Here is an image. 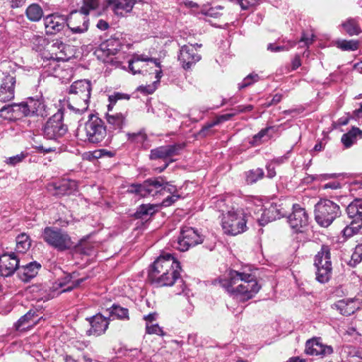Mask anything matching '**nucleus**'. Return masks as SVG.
<instances>
[{
    "label": "nucleus",
    "instance_id": "51",
    "mask_svg": "<svg viewBox=\"0 0 362 362\" xmlns=\"http://www.w3.org/2000/svg\"><path fill=\"white\" fill-rule=\"evenodd\" d=\"M25 158V155L24 153H21V154H18L16 156L10 157L8 159L7 163L12 165H15L16 164L21 162Z\"/></svg>",
    "mask_w": 362,
    "mask_h": 362
},
{
    "label": "nucleus",
    "instance_id": "45",
    "mask_svg": "<svg viewBox=\"0 0 362 362\" xmlns=\"http://www.w3.org/2000/svg\"><path fill=\"white\" fill-rule=\"evenodd\" d=\"M259 80V76L257 74L251 73L247 75L243 81L239 83V89L247 88Z\"/></svg>",
    "mask_w": 362,
    "mask_h": 362
},
{
    "label": "nucleus",
    "instance_id": "1",
    "mask_svg": "<svg viewBox=\"0 0 362 362\" xmlns=\"http://www.w3.org/2000/svg\"><path fill=\"white\" fill-rule=\"evenodd\" d=\"M180 264L170 254L158 257L151 265L148 278L158 286H171L180 279Z\"/></svg>",
    "mask_w": 362,
    "mask_h": 362
},
{
    "label": "nucleus",
    "instance_id": "23",
    "mask_svg": "<svg viewBox=\"0 0 362 362\" xmlns=\"http://www.w3.org/2000/svg\"><path fill=\"white\" fill-rule=\"evenodd\" d=\"M69 47L59 40L52 41L48 45L47 51L49 52V59L57 61L67 60L70 57L67 53Z\"/></svg>",
    "mask_w": 362,
    "mask_h": 362
},
{
    "label": "nucleus",
    "instance_id": "24",
    "mask_svg": "<svg viewBox=\"0 0 362 362\" xmlns=\"http://www.w3.org/2000/svg\"><path fill=\"white\" fill-rule=\"evenodd\" d=\"M25 117L30 116H47L45 110V105L43 103L38 100L30 99L26 103H24Z\"/></svg>",
    "mask_w": 362,
    "mask_h": 362
},
{
    "label": "nucleus",
    "instance_id": "35",
    "mask_svg": "<svg viewBox=\"0 0 362 362\" xmlns=\"http://www.w3.org/2000/svg\"><path fill=\"white\" fill-rule=\"evenodd\" d=\"M334 45L342 51H356L359 47V41L356 40H338Z\"/></svg>",
    "mask_w": 362,
    "mask_h": 362
},
{
    "label": "nucleus",
    "instance_id": "43",
    "mask_svg": "<svg viewBox=\"0 0 362 362\" xmlns=\"http://www.w3.org/2000/svg\"><path fill=\"white\" fill-rule=\"evenodd\" d=\"M362 227V223H357L351 221L350 224L343 230V235L346 237H351L357 233Z\"/></svg>",
    "mask_w": 362,
    "mask_h": 362
},
{
    "label": "nucleus",
    "instance_id": "41",
    "mask_svg": "<svg viewBox=\"0 0 362 362\" xmlns=\"http://www.w3.org/2000/svg\"><path fill=\"white\" fill-rule=\"evenodd\" d=\"M236 115H237V112H235V111H233L231 113L219 115L216 117V119L214 122H211L210 124H209L206 126H205L204 127H203L202 131L204 132L205 130H208L210 128H211L216 125H218L225 121H228V120L230 119L233 117L235 116Z\"/></svg>",
    "mask_w": 362,
    "mask_h": 362
},
{
    "label": "nucleus",
    "instance_id": "11",
    "mask_svg": "<svg viewBox=\"0 0 362 362\" xmlns=\"http://www.w3.org/2000/svg\"><path fill=\"white\" fill-rule=\"evenodd\" d=\"M66 26L73 34H81L88 29V10L81 8L80 11H73L68 16Z\"/></svg>",
    "mask_w": 362,
    "mask_h": 362
},
{
    "label": "nucleus",
    "instance_id": "52",
    "mask_svg": "<svg viewBox=\"0 0 362 362\" xmlns=\"http://www.w3.org/2000/svg\"><path fill=\"white\" fill-rule=\"evenodd\" d=\"M10 8L15 9L23 6L27 0H6Z\"/></svg>",
    "mask_w": 362,
    "mask_h": 362
},
{
    "label": "nucleus",
    "instance_id": "19",
    "mask_svg": "<svg viewBox=\"0 0 362 362\" xmlns=\"http://www.w3.org/2000/svg\"><path fill=\"white\" fill-rule=\"evenodd\" d=\"M77 182L71 180H62L49 186L48 189L54 196L69 195L77 190Z\"/></svg>",
    "mask_w": 362,
    "mask_h": 362
},
{
    "label": "nucleus",
    "instance_id": "22",
    "mask_svg": "<svg viewBox=\"0 0 362 362\" xmlns=\"http://www.w3.org/2000/svg\"><path fill=\"white\" fill-rule=\"evenodd\" d=\"M24 103H13L0 109V117L5 119H17L25 117Z\"/></svg>",
    "mask_w": 362,
    "mask_h": 362
},
{
    "label": "nucleus",
    "instance_id": "16",
    "mask_svg": "<svg viewBox=\"0 0 362 362\" xmlns=\"http://www.w3.org/2000/svg\"><path fill=\"white\" fill-rule=\"evenodd\" d=\"M293 212L288 216V221L291 227L296 232H301V228L308 223V216L305 210L299 204H293Z\"/></svg>",
    "mask_w": 362,
    "mask_h": 362
},
{
    "label": "nucleus",
    "instance_id": "53",
    "mask_svg": "<svg viewBox=\"0 0 362 362\" xmlns=\"http://www.w3.org/2000/svg\"><path fill=\"white\" fill-rule=\"evenodd\" d=\"M180 196L179 194H173L171 196H168L162 202V206H169L175 202L178 199H180Z\"/></svg>",
    "mask_w": 362,
    "mask_h": 362
},
{
    "label": "nucleus",
    "instance_id": "42",
    "mask_svg": "<svg viewBox=\"0 0 362 362\" xmlns=\"http://www.w3.org/2000/svg\"><path fill=\"white\" fill-rule=\"evenodd\" d=\"M264 172L262 168L250 170L247 174L246 180L249 184H253L263 178Z\"/></svg>",
    "mask_w": 362,
    "mask_h": 362
},
{
    "label": "nucleus",
    "instance_id": "40",
    "mask_svg": "<svg viewBox=\"0 0 362 362\" xmlns=\"http://www.w3.org/2000/svg\"><path fill=\"white\" fill-rule=\"evenodd\" d=\"M127 141L131 143L143 144L147 139V135L144 130L138 132L127 133Z\"/></svg>",
    "mask_w": 362,
    "mask_h": 362
},
{
    "label": "nucleus",
    "instance_id": "18",
    "mask_svg": "<svg viewBox=\"0 0 362 362\" xmlns=\"http://www.w3.org/2000/svg\"><path fill=\"white\" fill-rule=\"evenodd\" d=\"M86 320L90 325V328L86 331L88 336L98 337L105 334L110 324V318L105 317L100 313L86 318Z\"/></svg>",
    "mask_w": 362,
    "mask_h": 362
},
{
    "label": "nucleus",
    "instance_id": "58",
    "mask_svg": "<svg viewBox=\"0 0 362 362\" xmlns=\"http://www.w3.org/2000/svg\"><path fill=\"white\" fill-rule=\"evenodd\" d=\"M267 49L273 52H278L285 50V48L284 46H278L270 43L267 46Z\"/></svg>",
    "mask_w": 362,
    "mask_h": 362
},
{
    "label": "nucleus",
    "instance_id": "30",
    "mask_svg": "<svg viewBox=\"0 0 362 362\" xmlns=\"http://www.w3.org/2000/svg\"><path fill=\"white\" fill-rule=\"evenodd\" d=\"M107 123L115 129L122 130L127 124V115L121 112L115 115H106Z\"/></svg>",
    "mask_w": 362,
    "mask_h": 362
},
{
    "label": "nucleus",
    "instance_id": "25",
    "mask_svg": "<svg viewBox=\"0 0 362 362\" xmlns=\"http://www.w3.org/2000/svg\"><path fill=\"white\" fill-rule=\"evenodd\" d=\"M40 268V264L37 262H33L26 265L19 267L18 275L23 281L28 282L36 276Z\"/></svg>",
    "mask_w": 362,
    "mask_h": 362
},
{
    "label": "nucleus",
    "instance_id": "14",
    "mask_svg": "<svg viewBox=\"0 0 362 362\" xmlns=\"http://www.w3.org/2000/svg\"><path fill=\"white\" fill-rule=\"evenodd\" d=\"M20 260L15 252H5L0 256V274L3 276H10L19 269Z\"/></svg>",
    "mask_w": 362,
    "mask_h": 362
},
{
    "label": "nucleus",
    "instance_id": "33",
    "mask_svg": "<svg viewBox=\"0 0 362 362\" xmlns=\"http://www.w3.org/2000/svg\"><path fill=\"white\" fill-rule=\"evenodd\" d=\"M31 245V241L28 235L21 233L16 238V250L19 253H25Z\"/></svg>",
    "mask_w": 362,
    "mask_h": 362
},
{
    "label": "nucleus",
    "instance_id": "34",
    "mask_svg": "<svg viewBox=\"0 0 362 362\" xmlns=\"http://www.w3.org/2000/svg\"><path fill=\"white\" fill-rule=\"evenodd\" d=\"M360 129L358 127H353L347 133L341 136V142L346 148L351 147L356 140L357 136H359Z\"/></svg>",
    "mask_w": 362,
    "mask_h": 362
},
{
    "label": "nucleus",
    "instance_id": "9",
    "mask_svg": "<svg viewBox=\"0 0 362 362\" xmlns=\"http://www.w3.org/2000/svg\"><path fill=\"white\" fill-rule=\"evenodd\" d=\"M163 185H165V180L163 177L149 178L146 180L142 184L132 185L128 192L136 194L141 197L147 196L154 197L158 194H163Z\"/></svg>",
    "mask_w": 362,
    "mask_h": 362
},
{
    "label": "nucleus",
    "instance_id": "8",
    "mask_svg": "<svg viewBox=\"0 0 362 362\" xmlns=\"http://www.w3.org/2000/svg\"><path fill=\"white\" fill-rule=\"evenodd\" d=\"M245 214L241 211H229L223 214L221 226L224 233L236 235L246 230Z\"/></svg>",
    "mask_w": 362,
    "mask_h": 362
},
{
    "label": "nucleus",
    "instance_id": "37",
    "mask_svg": "<svg viewBox=\"0 0 362 362\" xmlns=\"http://www.w3.org/2000/svg\"><path fill=\"white\" fill-rule=\"evenodd\" d=\"M110 316H116L119 320H128L129 310L127 308L121 307L119 305H113L110 309Z\"/></svg>",
    "mask_w": 362,
    "mask_h": 362
},
{
    "label": "nucleus",
    "instance_id": "28",
    "mask_svg": "<svg viewBox=\"0 0 362 362\" xmlns=\"http://www.w3.org/2000/svg\"><path fill=\"white\" fill-rule=\"evenodd\" d=\"M349 218L357 223H362V199H356L346 207Z\"/></svg>",
    "mask_w": 362,
    "mask_h": 362
},
{
    "label": "nucleus",
    "instance_id": "62",
    "mask_svg": "<svg viewBox=\"0 0 362 362\" xmlns=\"http://www.w3.org/2000/svg\"><path fill=\"white\" fill-rule=\"evenodd\" d=\"M157 314L156 313H149L148 315L144 316V320H145L147 322H151L154 320H156Z\"/></svg>",
    "mask_w": 362,
    "mask_h": 362
},
{
    "label": "nucleus",
    "instance_id": "46",
    "mask_svg": "<svg viewBox=\"0 0 362 362\" xmlns=\"http://www.w3.org/2000/svg\"><path fill=\"white\" fill-rule=\"evenodd\" d=\"M35 314V312L30 310L22 316L16 322V329H19L21 327L33 321Z\"/></svg>",
    "mask_w": 362,
    "mask_h": 362
},
{
    "label": "nucleus",
    "instance_id": "4",
    "mask_svg": "<svg viewBox=\"0 0 362 362\" xmlns=\"http://www.w3.org/2000/svg\"><path fill=\"white\" fill-rule=\"evenodd\" d=\"M79 131L84 141L93 144H100L107 136L104 121L93 114L88 116V120Z\"/></svg>",
    "mask_w": 362,
    "mask_h": 362
},
{
    "label": "nucleus",
    "instance_id": "31",
    "mask_svg": "<svg viewBox=\"0 0 362 362\" xmlns=\"http://www.w3.org/2000/svg\"><path fill=\"white\" fill-rule=\"evenodd\" d=\"M139 62H153L156 66L160 68V64L156 59L148 57L144 54H135L133 55L132 58L129 61V69L130 71L132 72L133 74H136V73H140V70L134 69V64H136Z\"/></svg>",
    "mask_w": 362,
    "mask_h": 362
},
{
    "label": "nucleus",
    "instance_id": "49",
    "mask_svg": "<svg viewBox=\"0 0 362 362\" xmlns=\"http://www.w3.org/2000/svg\"><path fill=\"white\" fill-rule=\"evenodd\" d=\"M83 6L81 8H86L88 11L90 10L95 9L98 7L99 1L98 0H83Z\"/></svg>",
    "mask_w": 362,
    "mask_h": 362
},
{
    "label": "nucleus",
    "instance_id": "54",
    "mask_svg": "<svg viewBox=\"0 0 362 362\" xmlns=\"http://www.w3.org/2000/svg\"><path fill=\"white\" fill-rule=\"evenodd\" d=\"M254 109V106L252 105H238L234 109H233V111H235V112H237V115L239 113L243 112H250Z\"/></svg>",
    "mask_w": 362,
    "mask_h": 362
},
{
    "label": "nucleus",
    "instance_id": "48",
    "mask_svg": "<svg viewBox=\"0 0 362 362\" xmlns=\"http://www.w3.org/2000/svg\"><path fill=\"white\" fill-rule=\"evenodd\" d=\"M122 99L129 100V95L121 93H115L109 96V101L112 105L115 104L117 100Z\"/></svg>",
    "mask_w": 362,
    "mask_h": 362
},
{
    "label": "nucleus",
    "instance_id": "55",
    "mask_svg": "<svg viewBox=\"0 0 362 362\" xmlns=\"http://www.w3.org/2000/svg\"><path fill=\"white\" fill-rule=\"evenodd\" d=\"M88 278V276H85V277L78 279L77 280L73 281L71 283V286H68L63 291H70L72 289L78 287L81 285V284L84 282Z\"/></svg>",
    "mask_w": 362,
    "mask_h": 362
},
{
    "label": "nucleus",
    "instance_id": "27",
    "mask_svg": "<svg viewBox=\"0 0 362 362\" xmlns=\"http://www.w3.org/2000/svg\"><path fill=\"white\" fill-rule=\"evenodd\" d=\"M119 42L117 40H107L103 42L98 49L96 50V54L98 57L103 56L109 57L117 54L119 49Z\"/></svg>",
    "mask_w": 362,
    "mask_h": 362
},
{
    "label": "nucleus",
    "instance_id": "39",
    "mask_svg": "<svg viewBox=\"0 0 362 362\" xmlns=\"http://www.w3.org/2000/svg\"><path fill=\"white\" fill-rule=\"evenodd\" d=\"M15 87H6V85L0 86V101L5 103L12 100L15 95Z\"/></svg>",
    "mask_w": 362,
    "mask_h": 362
},
{
    "label": "nucleus",
    "instance_id": "56",
    "mask_svg": "<svg viewBox=\"0 0 362 362\" xmlns=\"http://www.w3.org/2000/svg\"><path fill=\"white\" fill-rule=\"evenodd\" d=\"M163 192H167L170 194H176L177 188L175 185H172L170 182H168L165 181V185H163Z\"/></svg>",
    "mask_w": 362,
    "mask_h": 362
},
{
    "label": "nucleus",
    "instance_id": "15",
    "mask_svg": "<svg viewBox=\"0 0 362 362\" xmlns=\"http://www.w3.org/2000/svg\"><path fill=\"white\" fill-rule=\"evenodd\" d=\"M182 145L175 144L171 145L161 146L153 148L150 151L149 158L151 160L161 159L167 160L172 159L173 156H177L182 148Z\"/></svg>",
    "mask_w": 362,
    "mask_h": 362
},
{
    "label": "nucleus",
    "instance_id": "12",
    "mask_svg": "<svg viewBox=\"0 0 362 362\" xmlns=\"http://www.w3.org/2000/svg\"><path fill=\"white\" fill-rule=\"evenodd\" d=\"M203 242L202 236L192 227H183L177 240V249L182 252L187 251L190 247Z\"/></svg>",
    "mask_w": 362,
    "mask_h": 362
},
{
    "label": "nucleus",
    "instance_id": "64",
    "mask_svg": "<svg viewBox=\"0 0 362 362\" xmlns=\"http://www.w3.org/2000/svg\"><path fill=\"white\" fill-rule=\"evenodd\" d=\"M29 40L31 42H37L38 43H40L41 42L45 41V39L42 36L37 35L35 34H33L32 35V37L29 38Z\"/></svg>",
    "mask_w": 362,
    "mask_h": 362
},
{
    "label": "nucleus",
    "instance_id": "2",
    "mask_svg": "<svg viewBox=\"0 0 362 362\" xmlns=\"http://www.w3.org/2000/svg\"><path fill=\"white\" fill-rule=\"evenodd\" d=\"M219 284L243 302L252 298L260 289L255 276L235 270L230 271L228 279H220Z\"/></svg>",
    "mask_w": 362,
    "mask_h": 362
},
{
    "label": "nucleus",
    "instance_id": "32",
    "mask_svg": "<svg viewBox=\"0 0 362 362\" xmlns=\"http://www.w3.org/2000/svg\"><path fill=\"white\" fill-rule=\"evenodd\" d=\"M25 15L30 21L37 22L43 16V10L39 4H32L26 8Z\"/></svg>",
    "mask_w": 362,
    "mask_h": 362
},
{
    "label": "nucleus",
    "instance_id": "44",
    "mask_svg": "<svg viewBox=\"0 0 362 362\" xmlns=\"http://www.w3.org/2000/svg\"><path fill=\"white\" fill-rule=\"evenodd\" d=\"M362 261V244L357 245L354 249V251L351 255L349 265L355 267L356 264Z\"/></svg>",
    "mask_w": 362,
    "mask_h": 362
},
{
    "label": "nucleus",
    "instance_id": "21",
    "mask_svg": "<svg viewBox=\"0 0 362 362\" xmlns=\"http://www.w3.org/2000/svg\"><path fill=\"white\" fill-rule=\"evenodd\" d=\"M333 352L330 346L322 344L318 339H309L305 344V353L311 356H320L322 357L329 355Z\"/></svg>",
    "mask_w": 362,
    "mask_h": 362
},
{
    "label": "nucleus",
    "instance_id": "6",
    "mask_svg": "<svg viewBox=\"0 0 362 362\" xmlns=\"http://www.w3.org/2000/svg\"><path fill=\"white\" fill-rule=\"evenodd\" d=\"M341 214L338 204L329 199L320 200L315 207V218L318 224L329 226Z\"/></svg>",
    "mask_w": 362,
    "mask_h": 362
},
{
    "label": "nucleus",
    "instance_id": "47",
    "mask_svg": "<svg viewBox=\"0 0 362 362\" xmlns=\"http://www.w3.org/2000/svg\"><path fill=\"white\" fill-rule=\"evenodd\" d=\"M146 333L151 334H156L158 335H163V331L160 327L158 326V324L153 325H146Z\"/></svg>",
    "mask_w": 362,
    "mask_h": 362
},
{
    "label": "nucleus",
    "instance_id": "5",
    "mask_svg": "<svg viewBox=\"0 0 362 362\" xmlns=\"http://www.w3.org/2000/svg\"><path fill=\"white\" fill-rule=\"evenodd\" d=\"M42 238L49 246L59 252L69 250L74 247V243L69 234L57 227H45L42 230Z\"/></svg>",
    "mask_w": 362,
    "mask_h": 362
},
{
    "label": "nucleus",
    "instance_id": "20",
    "mask_svg": "<svg viewBox=\"0 0 362 362\" xmlns=\"http://www.w3.org/2000/svg\"><path fill=\"white\" fill-rule=\"evenodd\" d=\"M287 212L281 204H272L263 211L262 218L259 219V225L264 226L268 222L285 216Z\"/></svg>",
    "mask_w": 362,
    "mask_h": 362
},
{
    "label": "nucleus",
    "instance_id": "29",
    "mask_svg": "<svg viewBox=\"0 0 362 362\" xmlns=\"http://www.w3.org/2000/svg\"><path fill=\"white\" fill-rule=\"evenodd\" d=\"M341 26L349 36L358 35L362 33L358 18L349 17L341 23Z\"/></svg>",
    "mask_w": 362,
    "mask_h": 362
},
{
    "label": "nucleus",
    "instance_id": "7",
    "mask_svg": "<svg viewBox=\"0 0 362 362\" xmlns=\"http://www.w3.org/2000/svg\"><path fill=\"white\" fill-rule=\"evenodd\" d=\"M330 255L329 247L323 245L315 257L314 265L317 269L316 280L320 283H326L331 278L332 267Z\"/></svg>",
    "mask_w": 362,
    "mask_h": 362
},
{
    "label": "nucleus",
    "instance_id": "36",
    "mask_svg": "<svg viewBox=\"0 0 362 362\" xmlns=\"http://www.w3.org/2000/svg\"><path fill=\"white\" fill-rule=\"evenodd\" d=\"M156 206L153 204H142L141 205L134 216L136 218H145L146 216H152L156 213Z\"/></svg>",
    "mask_w": 362,
    "mask_h": 362
},
{
    "label": "nucleus",
    "instance_id": "38",
    "mask_svg": "<svg viewBox=\"0 0 362 362\" xmlns=\"http://www.w3.org/2000/svg\"><path fill=\"white\" fill-rule=\"evenodd\" d=\"M4 77L1 79V86H5L6 87L16 86V71L11 70L9 71H3Z\"/></svg>",
    "mask_w": 362,
    "mask_h": 362
},
{
    "label": "nucleus",
    "instance_id": "3",
    "mask_svg": "<svg viewBox=\"0 0 362 362\" xmlns=\"http://www.w3.org/2000/svg\"><path fill=\"white\" fill-rule=\"evenodd\" d=\"M91 90V83L89 81H74L68 90V107L77 114L86 112L89 106Z\"/></svg>",
    "mask_w": 362,
    "mask_h": 362
},
{
    "label": "nucleus",
    "instance_id": "57",
    "mask_svg": "<svg viewBox=\"0 0 362 362\" xmlns=\"http://www.w3.org/2000/svg\"><path fill=\"white\" fill-rule=\"evenodd\" d=\"M267 177L269 178H273L276 176V170L275 167L273 165L272 163H269L267 165Z\"/></svg>",
    "mask_w": 362,
    "mask_h": 362
},
{
    "label": "nucleus",
    "instance_id": "17",
    "mask_svg": "<svg viewBox=\"0 0 362 362\" xmlns=\"http://www.w3.org/2000/svg\"><path fill=\"white\" fill-rule=\"evenodd\" d=\"M201 59V56L197 52V49L192 45H185L181 47L178 60L185 69H189L192 65Z\"/></svg>",
    "mask_w": 362,
    "mask_h": 362
},
{
    "label": "nucleus",
    "instance_id": "26",
    "mask_svg": "<svg viewBox=\"0 0 362 362\" xmlns=\"http://www.w3.org/2000/svg\"><path fill=\"white\" fill-rule=\"evenodd\" d=\"M360 304L358 300L351 298L338 301L335 307L341 315L349 316L360 308Z\"/></svg>",
    "mask_w": 362,
    "mask_h": 362
},
{
    "label": "nucleus",
    "instance_id": "10",
    "mask_svg": "<svg viewBox=\"0 0 362 362\" xmlns=\"http://www.w3.org/2000/svg\"><path fill=\"white\" fill-rule=\"evenodd\" d=\"M64 113L59 110L45 123L43 128V134L46 139L57 140L64 136L68 128L63 122Z\"/></svg>",
    "mask_w": 362,
    "mask_h": 362
},
{
    "label": "nucleus",
    "instance_id": "50",
    "mask_svg": "<svg viewBox=\"0 0 362 362\" xmlns=\"http://www.w3.org/2000/svg\"><path fill=\"white\" fill-rule=\"evenodd\" d=\"M272 127H269L264 129H262L260 132H259L257 134L253 136V140L255 142L259 141L263 137L267 136L270 130H272Z\"/></svg>",
    "mask_w": 362,
    "mask_h": 362
},
{
    "label": "nucleus",
    "instance_id": "13",
    "mask_svg": "<svg viewBox=\"0 0 362 362\" xmlns=\"http://www.w3.org/2000/svg\"><path fill=\"white\" fill-rule=\"evenodd\" d=\"M67 18L65 15L59 13L49 14L44 18L45 33L47 35H55L66 28Z\"/></svg>",
    "mask_w": 362,
    "mask_h": 362
},
{
    "label": "nucleus",
    "instance_id": "59",
    "mask_svg": "<svg viewBox=\"0 0 362 362\" xmlns=\"http://www.w3.org/2000/svg\"><path fill=\"white\" fill-rule=\"evenodd\" d=\"M313 42V37H310L308 36H306L305 34H303L299 42L304 43L305 46H308L309 45L312 44Z\"/></svg>",
    "mask_w": 362,
    "mask_h": 362
},
{
    "label": "nucleus",
    "instance_id": "63",
    "mask_svg": "<svg viewBox=\"0 0 362 362\" xmlns=\"http://www.w3.org/2000/svg\"><path fill=\"white\" fill-rule=\"evenodd\" d=\"M346 333L351 336L356 335V337H355L356 339H357V337L361 336V334H359L354 327H349L348 329L346 330Z\"/></svg>",
    "mask_w": 362,
    "mask_h": 362
},
{
    "label": "nucleus",
    "instance_id": "60",
    "mask_svg": "<svg viewBox=\"0 0 362 362\" xmlns=\"http://www.w3.org/2000/svg\"><path fill=\"white\" fill-rule=\"evenodd\" d=\"M324 189H336L340 188V183L339 182H332L327 183L323 187Z\"/></svg>",
    "mask_w": 362,
    "mask_h": 362
},
{
    "label": "nucleus",
    "instance_id": "61",
    "mask_svg": "<svg viewBox=\"0 0 362 362\" xmlns=\"http://www.w3.org/2000/svg\"><path fill=\"white\" fill-rule=\"evenodd\" d=\"M97 27L102 30H105L109 28V25L105 21L100 20L97 23Z\"/></svg>",
    "mask_w": 362,
    "mask_h": 362
}]
</instances>
